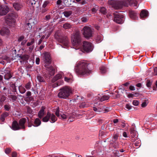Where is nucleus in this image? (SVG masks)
<instances>
[{"mask_svg": "<svg viewBox=\"0 0 157 157\" xmlns=\"http://www.w3.org/2000/svg\"><path fill=\"white\" fill-rule=\"evenodd\" d=\"M151 85V83L150 81H147L146 84V85L147 87H149Z\"/></svg>", "mask_w": 157, "mask_h": 157, "instance_id": "680f3d73", "label": "nucleus"}, {"mask_svg": "<svg viewBox=\"0 0 157 157\" xmlns=\"http://www.w3.org/2000/svg\"><path fill=\"white\" fill-rule=\"evenodd\" d=\"M63 14L65 17H68L72 14V11H65L63 12Z\"/></svg>", "mask_w": 157, "mask_h": 157, "instance_id": "473e14b6", "label": "nucleus"}, {"mask_svg": "<svg viewBox=\"0 0 157 157\" xmlns=\"http://www.w3.org/2000/svg\"><path fill=\"white\" fill-rule=\"evenodd\" d=\"M55 114L58 117H60V115H59V109L58 107L56 109V110L55 112Z\"/></svg>", "mask_w": 157, "mask_h": 157, "instance_id": "49530a36", "label": "nucleus"}, {"mask_svg": "<svg viewBox=\"0 0 157 157\" xmlns=\"http://www.w3.org/2000/svg\"><path fill=\"white\" fill-rule=\"evenodd\" d=\"M55 37L59 42L62 44L64 48L69 47L70 43L67 36L61 35L60 32L57 31L55 34Z\"/></svg>", "mask_w": 157, "mask_h": 157, "instance_id": "20e7f679", "label": "nucleus"}, {"mask_svg": "<svg viewBox=\"0 0 157 157\" xmlns=\"http://www.w3.org/2000/svg\"><path fill=\"white\" fill-rule=\"evenodd\" d=\"M132 104L135 106H137L139 104V102L138 101L134 100L133 101Z\"/></svg>", "mask_w": 157, "mask_h": 157, "instance_id": "de8ad7c7", "label": "nucleus"}, {"mask_svg": "<svg viewBox=\"0 0 157 157\" xmlns=\"http://www.w3.org/2000/svg\"><path fill=\"white\" fill-rule=\"evenodd\" d=\"M63 83L64 82L63 80H60L57 82L53 84L52 86L53 88H55L58 86L63 84Z\"/></svg>", "mask_w": 157, "mask_h": 157, "instance_id": "393cba45", "label": "nucleus"}, {"mask_svg": "<svg viewBox=\"0 0 157 157\" xmlns=\"http://www.w3.org/2000/svg\"><path fill=\"white\" fill-rule=\"evenodd\" d=\"M82 21L83 22H86L88 20L87 18L86 17H84L81 18Z\"/></svg>", "mask_w": 157, "mask_h": 157, "instance_id": "603ef678", "label": "nucleus"}, {"mask_svg": "<svg viewBox=\"0 0 157 157\" xmlns=\"http://www.w3.org/2000/svg\"><path fill=\"white\" fill-rule=\"evenodd\" d=\"M45 109V108L44 107H41V109L40 110L38 114V116L39 118H42L44 116Z\"/></svg>", "mask_w": 157, "mask_h": 157, "instance_id": "412c9836", "label": "nucleus"}, {"mask_svg": "<svg viewBox=\"0 0 157 157\" xmlns=\"http://www.w3.org/2000/svg\"><path fill=\"white\" fill-rule=\"evenodd\" d=\"M24 39V36H20L18 39V41L20 42L22 40H23Z\"/></svg>", "mask_w": 157, "mask_h": 157, "instance_id": "4d7b16f0", "label": "nucleus"}, {"mask_svg": "<svg viewBox=\"0 0 157 157\" xmlns=\"http://www.w3.org/2000/svg\"><path fill=\"white\" fill-rule=\"evenodd\" d=\"M36 21L35 19L31 18L29 19L27 25H30V27L31 28L36 23Z\"/></svg>", "mask_w": 157, "mask_h": 157, "instance_id": "4be33fe9", "label": "nucleus"}, {"mask_svg": "<svg viewBox=\"0 0 157 157\" xmlns=\"http://www.w3.org/2000/svg\"><path fill=\"white\" fill-rule=\"evenodd\" d=\"M80 115L76 114V113L74 112L72 113L68 114V118L70 121H72L75 118H79Z\"/></svg>", "mask_w": 157, "mask_h": 157, "instance_id": "2eb2a0df", "label": "nucleus"}, {"mask_svg": "<svg viewBox=\"0 0 157 157\" xmlns=\"http://www.w3.org/2000/svg\"><path fill=\"white\" fill-rule=\"evenodd\" d=\"M114 21L118 24H121L123 23L124 21V16L121 14H119L117 12L113 13Z\"/></svg>", "mask_w": 157, "mask_h": 157, "instance_id": "9d476101", "label": "nucleus"}, {"mask_svg": "<svg viewBox=\"0 0 157 157\" xmlns=\"http://www.w3.org/2000/svg\"><path fill=\"white\" fill-rule=\"evenodd\" d=\"M26 121V119L25 118L21 119L19 121V124L16 121H13L12 124V129L14 130H17L20 129L24 128V124Z\"/></svg>", "mask_w": 157, "mask_h": 157, "instance_id": "6e6552de", "label": "nucleus"}, {"mask_svg": "<svg viewBox=\"0 0 157 157\" xmlns=\"http://www.w3.org/2000/svg\"><path fill=\"white\" fill-rule=\"evenodd\" d=\"M129 16L132 19H135L137 17V14L133 11H130L129 12Z\"/></svg>", "mask_w": 157, "mask_h": 157, "instance_id": "b1692460", "label": "nucleus"}, {"mask_svg": "<svg viewBox=\"0 0 157 157\" xmlns=\"http://www.w3.org/2000/svg\"><path fill=\"white\" fill-rule=\"evenodd\" d=\"M27 111L28 113L29 114L33 113V111L31 108L29 107H27Z\"/></svg>", "mask_w": 157, "mask_h": 157, "instance_id": "3c124183", "label": "nucleus"}, {"mask_svg": "<svg viewBox=\"0 0 157 157\" xmlns=\"http://www.w3.org/2000/svg\"><path fill=\"white\" fill-rule=\"evenodd\" d=\"M97 105V104H95L94 106L93 107V110L96 112H100L101 111V108L100 107H98Z\"/></svg>", "mask_w": 157, "mask_h": 157, "instance_id": "c756f323", "label": "nucleus"}, {"mask_svg": "<svg viewBox=\"0 0 157 157\" xmlns=\"http://www.w3.org/2000/svg\"><path fill=\"white\" fill-rule=\"evenodd\" d=\"M97 10V9H96V8H93L91 10V11L93 14L95 13L96 12V11Z\"/></svg>", "mask_w": 157, "mask_h": 157, "instance_id": "69168bd1", "label": "nucleus"}, {"mask_svg": "<svg viewBox=\"0 0 157 157\" xmlns=\"http://www.w3.org/2000/svg\"><path fill=\"white\" fill-rule=\"evenodd\" d=\"M1 34L3 36H6L10 34V31L7 28H3L0 30Z\"/></svg>", "mask_w": 157, "mask_h": 157, "instance_id": "dca6fc26", "label": "nucleus"}, {"mask_svg": "<svg viewBox=\"0 0 157 157\" xmlns=\"http://www.w3.org/2000/svg\"><path fill=\"white\" fill-rule=\"evenodd\" d=\"M41 123L40 120L38 118H36L34 121V124L33 125L34 127H37Z\"/></svg>", "mask_w": 157, "mask_h": 157, "instance_id": "a878e982", "label": "nucleus"}, {"mask_svg": "<svg viewBox=\"0 0 157 157\" xmlns=\"http://www.w3.org/2000/svg\"><path fill=\"white\" fill-rule=\"evenodd\" d=\"M32 86L31 82H29L25 84V87L27 90H29L31 88Z\"/></svg>", "mask_w": 157, "mask_h": 157, "instance_id": "f704fd0d", "label": "nucleus"}, {"mask_svg": "<svg viewBox=\"0 0 157 157\" xmlns=\"http://www.w3.org/2000/svg\"><path fill=\"white\" fill-rule=\"evenodd\" d=\"M102 39V37L101 35L98 36L96 38V41L97 43L100 42Z\"/></svg>", "mask_w": 157, "mask_h": 157, "instance_id": "4c0bfd02", "label": "nucleus"}, {"mask_svg": "<svg viewBox=\"0 0 157 157\" xmlns=\"http://www.w3.org/2000/svg\"><path fill=\"white\" fill-rule=\"evenodd\" d=\"M51 18V16L50 15H46L45 17V18H44V20L45 21H47L49 20Z\"/></svg>", "mask_w": 157, "mask_h": 157, "instance_id": "864d4df0", "label": "nucleus"}, {"mask_svg": "<svg viewBox=\"0 0 157 157\" xmlns=\"http://www.w3.org/2000/svg\"><path fill=\"white\" fill-rule=\"evenodd\" d=\"M11 75L10 72H7L4 75V78L6 80H8L11 77Z\"/></svg>", "mask_w": 157, "mask_h": 157, "instance_id": "ea45409f", "label": "nucleus"}, {"mask_svg": "<svg viewBox=\"0 0 157 157\" xmlns=\"http://www.w3.org/2000/svg\"><path fill=\"white\" fill-rule=\"evenodd\" d=\"M100 71L102 74L105 73L107 71L106 68L105 66H101L100 68Z\"/></svg>", "mask_w": 157, "mask_h": 157, "instance_id": "58836bf2", "label": "nucleus"}, {"mask_svg": "<svg viewBox=\"0 0 157 157\" xmlns=\"http://www.w3.org/2000/svg\"><path fill=\"white\" fill-rule=\"evenodd\" d=\"M12 157H17V153L16 152H13L12 155Z\"/></svg>", "mask_w": 157, "mask_h": 157, "instance_id": "338daca9", "label": "nucleus"}, {"mask_svg": "<svg viewBox=\"0 0 157 157\" xmlns=\"http://www.w3.org/2000/svg\"><path fill=\"white\" fill-rule=\"evenodd\" d=\"M5 153L7 154H9L10 152V150L9 148H6L5 151Z\"/></svg>", "mask_w": 157, "mask_h": 157, "instance_id": "0e129e2a", "label": "nucleus"}, {"mask_svg": "<svg viewBox=\"0 0 157 157\" xmlns=\"http://www.w3.org/2000/svg\"><path fill=\"white\" fill-rule=\"evenodd\" d=\"M27 25L28 23L25 25L26 28L29 31L32 29V27L30 28V25Z\"/></svg>", "mask_w": 157, "mask_h": 157, "instance_id": "5fc2aeb1", "label": "nucleus"}, {"mask_svg": "<svg viewBox=\"0 0 157 157\" xmlns=\"http://www.w3.org/2000/svg\"><path fill=\"white\" fill-rule=\"evenodd\" d=\"M10 108V105H4V109L6 111H9Z\"/></svg>", "mask_w": 157, "mask_h": 157, "instance_id": "8fccbe9b", "label": "nucleus"}, {"mask_svg": "<svg viewBox=\"0 0 157 157\" xmlns=\"http://www.w3.org/2000/svg\"><path fill=\"white\" fill-rule=\"evenodd\" d=\"M37 79L39 82H43L44 81V80L43 77L38 75L37 76Z\"/></svg>", "mask_w": 157, "mask_h": 157, "instance_id": "c03bdc74", "label": "nucleus"}, {"mask_svg": "<svg viewBox=\"0 0 157 157\" xmlns=\"http://www.w3.org/2000/svg\"><path fill=\"white\" fill-rule=\"evenodd\" d=\"M153 74L154 75H157V67H156L154 68Z\"/></svg>", "mask_w": 157, "mask_h": 157, "instance_id": "13d9d810", "label": "nucleus"}, {"mask_svg": "<svg viewBox=\"0 0 157 157\" xmlns=\"http://www.w3.org/2000/svg\"><path fill=\"white\" fill-rule=\"evenodd\" d=\"M93 49V46L91 43L86 41H84L83 42V50L87 52H91Z\"/></svg>", "mask_w": 157, "mask_h": 157, "instance_id": "9b49d317", "label": "nucleus"}, {"mask_svg": "<svg viewBox=\"0 0 157 157\" xmlns=\"http://www.w3.org/2000/svg\"><path fill=\"white\" fill-rule=\"evenodd\" d=\"M48 2L47 1L45 2L43 5V7L44 8L48 4Z\"/></svg>", "mask_w": 157, "mask_h": 157, "instance_id": "e2e57ef3", "label": "nucleus"}, {"mask_svg": "<svg viewBox=\"0 0 157 157\" xmlns=\"http://www.w3.org/2000/svg\"><path fill=\"white\" fill-rule=\"evenodd\" d=\"M87 66L88 64L86 61L78 62L75 68L76 72L78 75L82 76L87 75L90 72Z\"/></svg>", "mask_w": 157, "mask_h": 157, "instance_id": "f257e3e1", "label": "nucleus"}, {"mask_svg": "<svg viewBox=\"0 0 157 157\" xmlns=\"http://www.w3.org/2000/svg\"><path fill=\"white\" fill-rule=\"evenodd\" d=\"M19 89L20 92L22 94H24L26 92L25 88L22 86H20L19 87Z\"/></svg>", "mask_w": 157, "mask_h": 157, "instance_id": "e433bc0d", "label": "nucleus"}, {"mask_svg": "<svg viewBox=\"0 0 157 157\" xmlns=\"http://www.w3.org/2000/svg\"><path fill=\"white\" fill-rule=\"evenodd\" d=\"M44 55V61L45 63V67L47 68V70L49 74V77L54 75L55 70L54 67L48 65L51 62V59L50 53L45 52L43 54Z\"/></svg>", "mask_w": 157, "mask_h": 157, "instance_id": "f03ea898", "label": "nucleus"}, {"mask_svg": "<svg viewBox=\"0 0 157 157\" xmlns=\"http://www.w3.org/2000/svg\"><path fill=\"white\" fill-rule=\"evenodd\" d=\"M34 39H33L30 42H28L27 44V46H30L29 48L30 51H31L34 48Z\"/></svg>", "mask_w": 157, "mask_h": 157, "instance_id": "6ab92c4d", "label": "nucleus"}, {"mask_svg": "<svg viewBox=\"0 0 157 157\" xmlns=\"http://www.w3.org/2000/svg\"><path fill=\"white\" fill-rule=\"evenodd\" d=\"M118 134L117 133L114 134L113 136L112 142L116 144H117V145L114 146L115 148L117 147L118 145V144L117 143H116V141L118 138Z\"/></svg>", "mask_w": 157, "mask_h": 157, "instance_id": "a211bd4d", "label": "nucleus"}, {"mask_svg": "<svg viewBox=\"0 0 157 157\" xmlns=\"http://www.w3.org/2000/svg\"><path fill=\"white\" fill-rule=\"evenodd\" d=\"M13 6L14 9L17 10H20L23 7L21 3L20 2H16L13 3Z\"/></svg>", "mask_w": 157, "mask_h": 157, "instance_id": "f3484780", "label": "nucleus"}, {"mask_svg": "<svg viewBox=\"0 0 157 157\" xmlns=\"http://www.w3.org/2000/svg\"><path fill=\"white\" fill-rule=\"evenodd\" d=\"M72 25L69 23H66L63 25V28L65 29H70L71 28Z\"/></svg>", "mask_w": 157, "mask_h": 157, "instance_id": "7c9ffc66", "label": "nucleus"}, {"mask_svg": "<svg viewBox=\"0 0 157 157\" xmlns=\"http://www.w3.org/2000/svg\"><path fill=\"white\" fill-rule=\"evenodd\" d=\"M40 62V58L38 57L36 58V63L37 64H39Z\"/></svg>", "mask_w": 157, "mask_h": 157, "instance_id": "bf43d9fd", "label": "nucleus"}, {"mask_svg": "<svg viewBox=\"0 0 157 157\" xmlns=\"http://www.w3.org/2000/svg\"><path fill=\"white\" fill-rule=\"evenodd\" d=\"M134 96V95L132 94H129L128 95V97L129 98H133Z\"/></svg>", "mask_w": 157, "mask_h": 157, "instance_id": "052dcab7", "label": "nucleus"}, {"mask_svg": "<svg viewBox=\"0 0 157 157\" xmlns=\"http://www.w3.org/2000/svg\"><path fill=\"white\" fill-rule=\"evenodd\" d=\"M17 16L16 13H9L5 17L6 23L10 26L14 27L15 25V20L14 18H17Z\"/></svg>", "mask_w": 157, "mask_h": 157, "instance_id": "0eeeda50", "label": "nucleus"}, {"mask_svg": "<svg viewBox=\"0 0 157 157\" xmlns=\"http://www.w3.org/2000/svg\"><path fill=\"white\" fill-rule=\"evenodd\" d=\"M9 98L10 99V100H11L13 101L16 100L17 98V97L16 96L13 95L10 96Z\"/></svg>", "mask_w": 157, "mask_h": 157, "instance_id": "a18cd8bd", "label": "nucleus"}, {"mask_svg": "<svg viewBox=\"0 0 157 157\" xmlns=\"http://www.w3.org/2000/svg\"><path fill=\"white\" fill-rule=\"evenodd\" d=\"M9 8L7 6L2 5L0 6V15L3 16L6 14L8 12Z\"/></svg>", "mask_w": 157, "mask_h": 157, "instance_id": "ddd939ff", "label": "nucleus"}, {"mask_svg": "<svg viewBox=\"0 0 157 157\" xmlns=\"http://www.w3.org/2000/svg\"><path fill=\"white\" fill-rule=\"evenodd\" d=\"M6 99V97L4 96H2L0 99V102L1 103H3Z\"/></svg>", "mask_w": 157, "mask_h": 157, "instance_id": "09e8293b", "label": "nucleus"}, {"mask_svg": "<svg viewBox=\"0 0 157 157\" xmlns=\"http://www.w3.org/2000/svg\"><path fill=\"white\" fill-rule=\"evenodd\" d=\"M50 113L49 112H48L46 116L42 118L43 121L44 122H47L48 121L50 118Z\"/></svg>", "mask_w": 157, "mask_h": 157, "instance_id": "5701e85b", "label": "nucleus"}, {"mask_svg": "<svg viewBox=\"0 0 157 157\" xmlns=\"http://www.w3.org/2000/svg\"><path fill=\"white\" fill-rule=\"evenodd\" d=\"M64 80L65 81L68 83H71L73 81L71 77H67L66 76L64 77Z\"/></svg>", "mask_w": 157, "mask_h": 157, "instance_id": "c9c22d12", "label": "nucleus"}, {"mask_svg": "<svg viewBox=\"0 0 157 157\" xmlns=\"http://www.w3.org/2000/svg\"><path fill=\"white\" fill-rule=\"evenodd\" d=\"M82 34L86 38H89L92 36L93 30L89 26H85L81 30Z\"/></svg>", "mask_w": 157, "mask_h": 157, "instance_id": "1a4fd4ad", "label": "nucleus"}, {"mask_svg": "<svg viewBox=\"0 0 157 157\" xmlns=\"http://www.w3.org/2000/svg\"><path fill=\"white\" fill-rule=\"evenodd\" d=\"M88 106V104L85 102H82L79 106L81 108L87 107Z\"/></svg>", "mask_w": 157, "mask_h": 157, "instance_id": "79ce46f5", "label": "nucleus"}, {"mask_svg": "<svg viewBox=\"0 0 157 157\" xmlns=\"http://www.w3.org/2000/svg\"><path fill=\"white\" fill-rule=\"evenodd\" d=\"M109 98V96L108 95H104L99 100L101 101H104L107 100Z\"/></svg>", "mask_w": 157, "mask_h": 157, "instance_id": "72a5a7b5", "label": "nucleus"}, {"mask_svg": "<svg viewBox=\"0 0 157 157\" xmlns=\"http://www.w3.org/2000/svg\"><path fill=\"white\" fill-rule=\"evenodd\" d=\"M71 41L73 46L80 47L79 46L81 44V39L79 31L75 32L71 35Z\"/></svg>", "mask_w": 157, "mask_h": 157, "instance_id": "423d86ee", "label": "nucleus"}, {"mask_svg": "<svg viewBox=\"0 0 157 157\" xmlns=\"http://www.w3.org/2000/svg\"><path fill=\"white\" fill-rule=\"evenodd\" d=\"M63 76V73L62 72H59L57 74L52 78V82H54L57 80L62 78V77Z\"/></svg>", "mask_w": 157, "mask_h": 157, "instance_id": "4468645a", "label": "nucleus"}, {"mask_svg": "<svg viewBox=\"0 0 157 157\" xmlns=\"http://www.w3.org/2000/svg\"><path fill=\"white\" fill-rule=\"evenodd\" d=\"M130 134H131V136L132 138H133L136 136L137 132L134 128H131L130 130Z\"/></svg>", "mask_w": 157, "mask_h": 157, "instance_id": "cd10ccee", "label": "nucleus"}, {"mask_svg": "<svg viewBox=\"0 0 157 157\" xmlns=\"http://www.w3.org/2000/svg\"><path fill=\"white\" fill-rule=\"evenodd\" d=\"M141 18H145L148 16V12L147 10H142L140 14Z\"/></svg>", "mask_w": 157, "mask_h": 157, "instance_id": "aec40b11", "label": "nucleus"}, {"mask_svg": "<svg viewBox=\"0 0 157 157\" xmlns=\"http://www.w3.org/2000/svg\"><path fill=\"white\" fill-rule=\"evenodd\" d=\"M100 11L101 13L103 14H105L106 13V9L104 7L101 8Z\"/></svg>", "mask_w": 157, "mask_h": 157, "instance_id": "37998d69", "label": "nucleus"}, {"mask_svg": "<svg viewBox=\"0 0 157 157\" xmlns=\"http://www.w3.org/2000/svg\"><path fill=\"white\" fill-rule=\"evenodd\" d=\"M51 121L50 122L52 123H54L57 120V118L53 114H51L50 116V118Z\"/></svg>", "mask_w": 157, "mask_h": 157, "instance_id": "bb28decb", "label": "nucleus"}, {"mask_svg": "<svg viewBox=\"0 0 157 157\" xmlns=\"http://www.w3.org/2000/svg\"><path fill=\"white\" fill-rule=\"evenodd\" d=\"M58 96L60 98L66 99L68 98L72 93V89L68 86H64L59 90Z\"/></svg>", "mask_w": 157, "mask_h": 157, "instance_id": "39448f33", "label": "nucleus"}, {"mask_svg": "<svg viewBox=\"0 0 157 157\" xmlns=\"http://www.w3.org/2000/svg\"><path fill=\"white\" fill-rule=\"evenodd\" d=\"M122 135H123V136L124 137H128L127 134L126 132H124L123 133Z\"/></svg>", "mask_w": 157, "mask_h": 157, "instance_id": "774afa93", "label": "nucleus"}, {"mask_svg": "<svg viewBox=\"0 0 157 157\" xmlns=\"http://www.w3.org/2000/svg\"><path fill=\"white\" fill-rule=\"evenodd\" d=\"M125 107L128 110H130L132 109V107L131 106L128 104H127L126 105Z\"/></svg>", "mask_w": 157, "mask_h": 157, "instance_id": "6e6d98bb", "label": "nucleus"}, {"mask_svg": "<svg viewBox=\"0 0 157 157\" xmlns=\"http://www.w3.org/2000/svg\"><path fill=\"white\" fill-rule=\"evenodd\" d=\"M60 116L61 117H59L60 118H61L63 119H66L67 118H68V113H61L60 114Z\"/></svg>", "mask_w": 157, "mask_h": 157, "instance_id": "c85d7f7f", "label": "nucleus"}, {"mask_svg": "<svg viewBox=\"0 0 157 157\" xmlns=\"http://www.w3.org/2000/svg\"><path fill=\"white\" fill-rule=\"evenodd\" d=\"M53 29V28H51L50 26H44L41 28H37L36 31L40 33L44 34L43 35L41 38L40 40L38 43V44H40L41 43L42 40L45 37L48 38L50 34L52 32Z\"/></svg>", "mask_w": 157, "mask_h": 157, "instance_id": "7ed1b4c3", "label": "nucleus"}, {"mask_svg": "<svg viewBox=\"0 0 157 157\" xmlns=\"http://www.w3.org/2000/svg\"><path fill=\"white\" fill-rule=\"evenodd\" d=\"M8 115V113L7 112H5L2 114L0 118V120L3 122L5 120V118Z\"/></svg>", "mask_w": 157, "mask_h": 157, "instance_id": "2f4dec72", "label": "nucleus"}, {"mask_svg": "<svg viewBox=\"0 0 157 157\" xmlns=\"http://www.w3.org/2000/svg\"><path fill=\"white\" fill-rule=\"evenodd\" d=\"M148 101L147 99H145L141 104V107L144 108L147 106Z\"/></svg>", "mask_w": 157, "mask_h": 157, "instance_id": "a19ab883", "label": "nucleus"}, {"mask_svg": "<svg viewBox=\"0 0 157 157\" xmlns=\"http://www.w3.org/2000/svg\"><path fill=\"white\" fill-rule=\"evenodd\" d=\"M122 5L125 6H128V5L132 6L135 7V8L137 7L138 5L137 2L135 0H128L126 2L123 1Z\"/></svg>", "mask_w": 157, "mask_h": 157, "instance_id": "f8f14e48", "label": "nucleus"}]
</instances>
